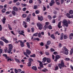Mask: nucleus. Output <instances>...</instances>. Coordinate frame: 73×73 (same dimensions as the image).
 <instances>
[{
	"mask_svg": "<svg viewBox=\"0 0 73 73\" xmlns=\"http://www.w3.org/2000/svg\"><path fill=\"white\" fill-rule=\"evenodd\" d=\"M72 36H70V35H69V38L70 40H72L73 38Z\"/></svg>",
	"mask_w": 73,
	"mask_h": 73,
	"instance_id": "obj_61",
	"label": "nucleus"
},
{
	"mask_svg": "<svg viewBox=\"0 0 73 73\" xmlns=\"http://www.w3.org/2000/svg\"><path fill=\"white\" fill-rule=\"evenodd\" d=\"M50 37L53 39H55V36H54V35L52 34L50 35Z\"/></svg>",
	"mask_w": 73,
	"mask_h": 73,
	"instance_id": "obj_19",
	"label": "nucleus"
},
{
	"mask_svg": "<svg viewBox=\"0 0 73 73\" xmlns=\"http://www.w3.org/2000/svg\"><path fill=\"white\" fill-rule=\"evenodd\" d=\"M48 28L49 29H52V26H49L48 27Z\"/></svg>",
	"mask_w": 73,
	"mask_h": 73,
	"instance_id": "obj_53",
	"label": "nucleus"
},
{
	"mask_svg": "<svg viewBox=\"0 0 73 73\" xmlns=\"http://www.w3.org/2000/svg\"><path fill=\"white\" fill-rule=\"evenodd\" d=\"M1 39L3 41L5 39L4 38V36H3L2 38L1 37Z\"/></svg>",
	"mask_w": 73,
	"mask_h": 73,
	"instance_id": "obj_40",
	"label": "nucleus"
},
{
	"mask_svg": "<svg viewBox=\"0 0 73 73\" xmlns=\"http://www.w3.org/2000/svg\"><path fill=\"white\" fill-rule=\"evenodd\" d=\"M58 26V28H61V22H59Z\"/></svg>",
	"mask_w": 73,
	"mask_h": 73,
	"instance_id": "obj_20",
	"label": "nucleus"
},
{
	"mask_svg": "<svg viewBox=\"0 0 73 73\" xmlns=\"http://www.w3.org/2000/svg\"><path fill=\"white\" fill-rule=\"evenodd\" d=\"M50 44V41H47V44L48 45H49Z\"/></svg>",
	"mask_w": 73,
	"mask_h": 73,
	"instance_id": "obj_34",
	"label": "nucleus"
},
{
	"mask_svg": "<svg viewBox=\"0 0 73 73\" xmlns=\"http://www.w3.org/2000/svg\"><path fill=\"white\" fill-rule=\"evenodd\" d=\"M31 62H29V63L28 64V66H31Z\"/></svg>",
	"mask_w": 73,
	"mask_h": 73,
	"instance_id": "obj_35",
	"label": "nucleus"
},
{
	"mask_svg": "<svg viewBox=\"0 0 73 73\" xmlns=\"http://www.w3.org/2000/svg\"><path fill=\"white\" fill-rule=\"evenodd\" d=\"M35 56H36L35 54H33V55L30 56L31 57H35Z\"/></svg>",
	"mask_w": 73,
	"mask_h": 73,
	"instance_id": "obj_36",
	"label": "nucleus"
},
{
	"mask_svg": "<svg viewBox=\"0 0 73 73\" xmlns=\"http://www.w3.org/2000/svg\"><path fill=\"white\" fill-rule=\"evenodd\" d=\"M29 61L30 62H31L33 61V60L32 58H29Z\"/></svg>",
	"mask_w": 73,
	"mask_h": 73,
	"instance_id": "obj_57",
	"label": "nucleus"
},
{
	"mask_svg": "<svg viewBox=\"0 0 73 73\" xmlns=\"http://www.w3.org/2000/svg\"><path fill=\"white\" fill-rule=\"evenodd\" d=\"M13 11H16V12H17V11H18V8L15 6L13 7Z\"/></svg>",
	"mask_w": 73,
	"mask_h": 73,
	"instance_id": "obj_9",
	"label": "nucleus"
},
{
	"mask_svg": "<svg viewBox=\"0 0 73 73\" xmlns=\"http://www.w3.org/2000/svg\"><path fill=\"white\" fill-rule=\"evenodd\" d=\"M38 20H40L41 21H42L43 20V17H42V16H41L40 17H38Z\"/></svg>",
	"mask_w": 73,
	"mask_h": 73,
	"instance_id": "obj_10",
	"label": "nucleus"
},
{
	"mask_svg": "<svg viewBox=\"0 0 73 73\" xmlns=\"http://www.w3.org/2000/svg\"><path fill=\"white\" fill-rule=\"evenodd\" d=\"M12 51V50H11V49H9L8 50H7V52L9 54L11 53V52Z\"/></svg>",
	"mask_w": 73,
	"mask_h": 73,
	"instance_id": "obj_27",
	"label": "nucleus"
},
{
	"mask_svg": "<svg viewBox=\"0 0 73 73\" xmlns=\"http://www.w3.org/2000/svg\"><path fill=\"white\" fill-rule=\"evenodd\" d=\"M27 45L28 48H30V45H29V43L28 42H27Z\"/></svg>",
	"mask_w": 73,
	"mask_h": 73,
	"instance_id": "obj_24",
	"label": "nucleus"
},
{
	"mask_svg": "<svg viewBox=\"0 0 73 73\" xmlns=\"http://www.w3.org/2000/svg\"><path fill=\"white\" fill-rule=\"evenodd\" d=\"M29 3L30 4H32L33 3V1L32 0H30Z\"/></svg>",
	"mask_w": 73,
	"mask_h": 73,
	"instance_id": "obj_42",
	"label": "nucleus"
},
{
	"mask_svg": "<svg viewBox=\"0 0 73 73\" xmlns=\"http://www.w3.org/2000/svg\"><path fill=\"white\" fill-rule=\"evenodd\" d=\"M56 4H57L58 5H60V3L59 2H57V1H56Z\"/></svg>",
	"mask_w": 73,
	"mask_h": 73,
	"instance_id": "obj_51",
	"label": "nucleus"
},
{
	"mask_svg": "<svg viewBox=\"0 0 73 73\" xmlns=\"http://www.w3.org/2000/svg\"><path fill=\"white\" fill-rule=\"evenodd\" d=\"M14 71L15 73H18V70H17V69L16 68H15L14 70Z\"/></svg>",
	"mask_w": 73,
	"mask_h": 73,
	"instance_id": "obj_46",
	"label": "nucleus"
},
{
	"mask_svg": "<svg viewBox=\"0 0 73 73\" xmlns=\"http://www.w3.org/2000/svg\"><path fill=\"white\" fill-rule=\"evenodd\" d=\"M45 53L46 55H47V56L49 55V52H46Z\"/></svg>",
	"mask_w": 73,
	"mask_h": 73,
	"instance_id": "obj_47",
	"label": "nucleus"
},
{
	"mask_svg": "<svg viewBox=\"0 0 73 73\" xmlns=\"http://www.w3.org/2000/svg\"><path fill=\"white\" fill-rule=\"evenodd\" d=\"M65 60H66V61H69V60H70V58H65Z\"/></svg>",
	"mask_w": 73,
	"mask_h": 73,
	"instance_id": "obj_50",
	"label": "nucleus"
},
{
	"mask_svg": "<svg viewBox=\"0 0 73 73\" xmlns=\"http://www.w3.org/2000/svg\"><path fill=\"white\" fill-rule=\"evenodd\" d=\"M0 44L2 46H3L4 45V43L1 41H0Z\"/></svg>",
	"mask_w": 73,
	"mask_h": 73,
	"instance_id": "obj_29",
	"label": "nucleus"
},
{
	"mask_svg": "<svg viewBox=\"0 0 73 73\" xmlns=\"http://www.w3.org/2000/svg\"><path fill=\"white\" fill-rule=\"evenodd\" d=\"M50 50L51 52H54L55 51L54 49H53L52 48H51Z\"/></svg>",
	"mask_w": 73,
	"mask_h": 73,
	"instance_id": "obj_58",
	"label": "nucleus"
},
{
	"mask_svg": "<svg viewBox=\"0 0 73 73\" xmlns=\"http://www.w3.org/2000/svg\"><path fill=\"white\" fill-rule=\"evenodd\" d=\"M47 28H48V26L46 25H45L44 26V29L45 30L46 29H47Z\"/></svg>",
	"mask_w": 73,
	"mask_h": 73,
	"instance_id": "obj_22",
	"label": "nucleus"
},
{
	"mask_svg": "<svg viewBox=\"0 0 73 73\" xmlns=\"http://www.w3.org/2000/svg\"><path fill=\"white\" fill-rule=\"evenodd\" d=\"M5 20H6V19L5 17H3L2 20L3 24H4L5 23Z\"/></svg>",
	"mask_w": 73,
	"mask_h": 73,
	"instance_id": "obj_13",
	"label": "nucleus"
},
{
	"mask_svg": "<svg viewBox=\"0 0 73 73\" xmlns=\"http://www.w3.org/2000/svg\"><path fill=\"white\" fill-rule=\"evenodd\" d=\"M43 60L42 61V62H43V63H44V62H46V57H44V58H43Z\"/></svg>",
	"mask_w": 73,
	"mask_h": 73,
	"instance_id": "obj_16",
	"label": "nucleus"
},
{
	"mask_svg": "<svg viewBox=\"0 0 73 73\" xmlns=\"http://www.w3.org/2000/svg\"><path fill=\"white\" fill-rule=\"evenodd\" d=\"M37 27H38L39 29L40 30H41V29H42L43 27L42 24L38 23L37 24Z\"/></svg>",
	"mask_w": 73,
	"mask_h": 73,
	"instance_id": "obj_4",
	"label": "nucleus"
},
{
	"mask_svg": "<svg viewBox=\"0 0 73 73\" xmlns=\"http://www.w3.org/2000/svg\"><path fill=\"white\" fill-rule=\"evenodd\" d=\"M37 33H35L33 35V36H37Z\"/></svg>",
	"mask_w": 73,
	"mask_h": 73,
	"instance_id": "obj_55",
	"label": "nucleus"
},
{
	"mask_svg": "<svg viewBox=\"0 0 73 73\" xmlns=\"http://www.w3.org/2000/svg\"><path fill=\"white\" fill-rule=\"evenodd\" d=\"M8 26L9 29H10V30H12V28L11 27V25H10L9 24H8Z\"/></svg>",
	"mask_w": 73,
	"mask_h": 73,
	"instance_id": "obj_23",
	"label": "nucleus"
},
{
	"mask_svg": "<svg viewBox=\"0 0 73 73\" xmlns=\"http://www.w3.org/2000/svg\"><path fill=\"white\" fill-rule=\"evenodd\" d=\"M27 21H28V22H29V21H30V18H27Z\"/></svg>",
	"mask_w": 73,
	"mask_h": 73,
	"instance_id": "obj_45",
	"label": "nucleus"
},
{
	"mask_svg": "<svg viewBox=\"0 0 73 73\" xmlns=\"http://www.w3.org/2000/svg\"><path fill=\"white\" fill-rule=\"evenodd\" d=\"M3 41H4V42H5V43H8V42H9L8 41L6 40V39H5V40H4Z\"/></svg>",
	"mask_w": 73,
	"mask_h": 73,
	"instance_id": "obj_41",
	"label": "nucleus"
},
{
	"mask_svg": "<svg viewBox=\"0 0 73 73\" xmlns=\"http://www.w3.org/2000/svg\"><path fill=\"white\" fill-rule=\"evenodd\" d=\"M12 13L14 16H15L16 15V12H15L14 11H12Z\"/></svg>",
	"mask_w": 73,
	"mask_h": 73,
	"instance_id": "obj_30",
	"label": "nucleus"
},
{
	"mask_svg": "<svg viewBox=\"0 0 73 73\" xmlns=\"http://www.w3.org/2000/svg\"><path fill=\"white\" fill-rule=\"evenodd\" d=\"M48 17L50 20L52 19V17H51V16L50 15H48Z\"/></svg>",
	"mask_w": 73,
	"mask_h": 73,
	"instance_id": "obj_37",
	"label": "nucleus"
},
{
	"mask_svg": "<svg viewBox=\"0 0 73 73\" xmlns=\"http://www.w3.org/2000/svg\"><path fill=\"white\" fill-rule=\"evenodd\" d=\"M64 39H67V38H68V36H67V35H64Z\"/></svg>",
	"mask_w": 73,
	"mask_h": 73,
	"instance_id": "obj_21",
	"label": "nucleus"
},
{
	"mask_svg": "<svg viewBox=\"0 0 73 73\" xmlns=\"http://www.w3.org/2000/svg\"><path fill=\"white\" fill-rule=\"evenodd\" d=\"M52 4H54V3H55V2H54V0H52L51 1V2Z\"/></svg>",
	"mask_w": 73,
	"mask_h": 73,
	"instance_id": "obj_39",
	"label": "nucleus"
},
{
	"mask_svg": "<svg viewBox=\"0 0 73 73\" xmlns=\"http://www.w3.org/2000/svg\"><path fill=\"white\" fill-rule=\"evenodd\" d=\"M15 60V61L17 62H18V63H21V62L20 61L19 59L16 58H14Z\"/></svg>",
	"mask_w": 73,
	"mask_h": 73,
	"instance_id": "obj_12",
	"label": "nucleus"
},
{
	"mask_svg": "<svg viewBox=\"0 0 73 73\" xmlns=\"http://www.w3.org/2000/svg\"><path fill=\"white\" fill-rule=\"evenodd\" d=\"M66 16H67V17H68V18H69V19H70V16L69 15V13H67L66 14Z\"/></svg>",
	"mask_w": 73,
	"mask_h": 73,
	"instance_id": "obj_49",
	"label": "nucleus"
},
{
	"mask_svg": "<svg viewBox=\"0 0 73 73\" xmlns=\"http://www.w3.org/2000/svg\"><path fill=\"white\" fill-rule=\"evenodd\" d=\"M9 49H11L12 50V48H13V46L12 44H10L9 45Z\"/></svg>",
	"mask_w": 73,
	"mask_h": 73,
	"instance_id": "obj_8",
	"label": "nucleus"
},
{
	"mask_svg": "<svg viewBox=\"0 0 73 73\" xmlns=\"http://www.w3.org/2000/svg\"><path fill=\"white\" fill-rule=\"evenodd\" d=\"M6 9H2L1 11L2 12V13H4Z\"/></svg>",
	"mask_w": 73,
	"mask_h": 73,
	"instance_id": "obj_33",
	"label": "nucleus"
},
{
	"mask_svg": "<svg viewBox=\"0 0 73 73\" xmlns=\"http://www.w3.org/2000/svg\"><path fill=\"white\" fill-rule=\"evenodd\" d=\"M10 60V61H12V60L11 59V58H9V59H8L7 60V61L8 62Z\"/></svg>",
	"mask_w": 73,
	"mask_h": 73,
	"instance_id": "obj_54",
	"label": "nucleus"
},
{
	"mask_svg": "<svg viewBox=\"0 0 73 73\" xmlns=\"http://www.w3.org/2000/svg\"><path fill=\"white\" fill-rule=\"evenodd\" d=\"M69 13L70 14H73V10H70V12H69Z\"/></svg>",
	"mask_w": 73,
	"mask_h": 73,
	"instance_id": "obj_31",
	"label": "nucleus"
},
{
	"mask_svg": "<svg viewBox=\"0 0 73 73\" xmlns=\"http://www.w3.org/2000/svg\"><path fill=\"white\" fill-rule=\"evenodd\" d=\"M46 60L47 62L48 63H50V62L51 61L50 60V58H46Z\"/></svg>",
	"mask_w": 73,
	"mask_h": 73,
	"instance_id": "obj_17",
	"label": "nucleus"
},
{
	"mask_svg": "<svg viewBox=\"0 0 73 73\" xmlns=\"http://www.w3.org/2000/svg\"><path fill=\"white\" fill-rule=\"evenodd\" d=\"M26 52L29 55L31 53V51L29 50H26Z\"/></svg>",
	"mask_w": 73,
	"mask_h": 73,
	"instance_id": "obj_11",
	"label": "nucleus"
},
{
	"mask_svg": "<svg viewBox=\"0 0 73 73\" xmlns=\"http://www.w3.org/2000/svg\"><path fill=\"white\" fill-rule=\"evenodd\" d=\"M23 25L24 26L26 25H27V23L25 22V21H23Z\"/></svg>",
	"mask_w": 73,
	"mask_h": 73,
	"instance_id": "obj_44",
	"label": "nucleus"
},
{
	"mask_svg": "<svg viewBox=\"0 0 73 73\" xmlns=\"http://www.w3.org/2000/svg\"><path fill=\"white\" fill-rule=\"evenodd\" d=\"M40 13V11L37 10L35 11V13L36 14H39Z\"/></svg>",
	"mask_w": 73,
	"mask_h": 73,
	"instance_id": "obj_26",
	"label": "nucleus"
},
{
	"mask_svg": "<svg viewBox=\"0 0 73 73\" xmlns=\"http://www.w3.org/2000/svg\"><path fill=\"white\" fill-rule=\"evenodd\" d=\"M2 30V27L1 25H0V31H1Z\"/></svg>",
	"mask_w": 73,
	"mask_h": 73,
	"instance_id": "obj_60",
	"label": "nucleus"
},
{
	"mask_svg": "<svg viewBox=\"0 0 73 73\" xmlns=\"http://www.w3.org/2000/svg\"><path fill=\"white\" fill-rule=\"evenodd\" d=\"M53 3H52L50 2V3L49 4L50 5V6L51 7L52 6V5H53Z\"/></svg>",
	"mask_w": 73,
	"mask_h": 73,
	"instance_id": "obj_62",
	"label": "nucleus"
},
{
	"mask_svg": "<svg viewBox=\"0 0 73 73\" xmlns=\"http://www.w3.org/2000/svg\"><path fill=\"white\" fill-rule=\"evenodd\" d=\"M54 54H55V55H57V52H54Z\"/></svg>",
	"mask_w": 73,
	"mask_h": 73,
	"instance_id": "obj_63",
	"label": "nucleus"
},
{
	"mask_svg": "<svg viewBox=\"0 0 73 73\" xmlns=\"http://www.w3.org/2000/svg\"><path fill=\"white\" fill-rule=\"evenodd\" d=\"M31 29L32 30V32H33L34 31H35V29H34V28H31Z\"/></svg>",
	"mask_w": 73,
	"mask_h": 73,
	"instance_id": "obj_52",
	"label": "nucleus"
},
{
	"mask_svg": "<svg viewBox=\"0 0 73 73\" xmlns=\"http://www.w3.org/2000/svg\"><path fill=\"white\" fill-rule=\"evenodd\" d=\"M43 11H46V8H45V7H44V6L43 5Z\"/></svg>",
	"mask_w": 73,
	"mask_h": 73,
	"instance_id": "obj_56",
	"label": "nucleus"
},
{
	"mask_svg": "<svg viewBox=\"0 0 73 73\" xmlns=\"http://www.w3.org/2000/svg\"><path fill=\"white\" fill-rule=\"evenodd\" d=\"M18 41H20V42L21 43L20 45L21 47H24V43L23 42V41L21 40H19Z\"/></svg>",
	"mask_w": 73,
	"mask_h": 73,
	"instance_id": "obj_7",
	"label": "nucleus"
},
{
	"mask_svg": "<svg viewBox=\"0 0 73 73\" xmlns=\"http://www.w3.org/2000/svg\"><path fill=\"white\" fill-rule=\"evenodd\" d=\"M3 56H4V57H6V59H7V58H8V56L7 54H4L3 55Z\"/></svg>",
	"mask_w": 73,
	"mask_h": 73,
	"instance_id": "obj_25",
	"label": "nucleus"
},
{
	"mask_svg": "<svg viewBox=\"0 0 73 73\" xmlns=\"http://www.w3.org/2000/svg\"><path fill=\"white\" fill-rule=\"evenodd\" d=\"M22 17L23 18H25V17H27V15L25 14H23L22 15Z\"/></svg>",
	"mask_w": 73,
	"mask_h": 73,
	"instance_id": "obj_28",
	"label": "nucleus"
},
{
	"mask_svg": "<svg viewBox=\"0 0 73 73\" xmlns=\"http://www.w3.org/2000/svg\"><path fill=\"white\" fill-rule=\"evenodd\" d=\"M21 4L22 5V7H25V6H26V4H23V3H21Z\"/></svg>",
	"mask_w": 73,
	"mask_h": 73,
	"instance_id": "obj_48",
	"label": "nucleus"
},
{
	"mask_svg": "<svg viewBox=\"0 0 73 73\" xmlns=\"http://www.w3.org/2000/svg\"><path fill=\"white\" fill-rule=\"evenodd\" d=\"M64 38V34L62 33L61 35V37L60 39L61 40L63 39V38Z\"/></svg>",
	"mask_w": 73,
	"mask_h": 73,
	"instance_id": "obj_15",
	"label": "nucleus"
},
{
	"mask_svg": "<svg viewBox=\"0 0 73 73\" xmlns=\"http://www.w3.org/2000/svg\"><path fill=\"white\" fill-rule=\"evenodd\" d=\"M63 23L64 24L63 25V26L64 27H68V23H67V21L66 20H64L63 21Z\"/></svg>",
	"mask_w": 73,
	"mask_h": 73,
	"instance_id": "obj_3",
	"label": "nucleus"
},
{
	"mask_svg": "<svg viewBox=\"0 0 73 73\" xmlns=\"http://www.w3.org/2000/svg\"><path fill=\"white\" fill-rule=\"evenodd\" d=\"M39 65L40 67L42 68H44V66H43V64H42V63L40 61H39Z\"/></svg>",
	"mask_w": 73,
	"mask_h": 73,
	"instance_id": "obj_6",
	"label": "nucleus"
},
{
	"mask_svg": "<svg viewBox=\"0 0 73 73\" xmlns=\"http://www.w3.org/2000/svg\"><path fill=\"white\" fill-rule=\"evenodd\" d=\"M37 8H38L37 6L36 5H35L34 6V9H37Z\"/></svg>",
	"mask_w": 73,
	"mask_h": 73,
	"instance_id": "obj_32",
	"label": "nucleus"
},
{
	"mask_svg": "<svg viewBox=\"0 0 73 73\" xmlns=\"http://www.w3.org/2000/svg\"><path fill=\"white\" fill-rule=\"evenodd\" d=\"M19 34L21 35H23V36H25V35H24V30H22L21 31L20 30H19L18 32Z\"/></svg>",
	"mask_w": 73,
	"mask_h": 73,
	"instance_id": "obj_5",
	"label": "nucleus"
},
{
	"mask_svg": "<svg viewBox=\"0 0 73 73\" xmlns=\"http://www.w3.org/2000/svg\"><path fill=\"white\" fill-rule=\"evenodd\" d=\"M32 68L34 70H37V67L36 66H33L32 67Z\"/></svg>",
	"mask_w": 73,
	"mask_h": 73,
	"instance_id": "obj_14",
	"label": "nucleus"
},
{
	"mask_svg": "<svg viewBox=\"0 0 73 73\" xmlns=\"http://www.w3.org/2000/svg\"><path fill=\"white\" fill-rule=\"evenodd\" d=\"M55 58H56L57 59L60 58V56L59 55H57L55 56Z\"/></svg>",
	"mask_w": 73,
	"mask_h": 73,
	"instance_id": "obj_43",
	"label": "nucleus"
},
{
	"mask_svg": "<svg viewBox=\"0 0 73 73\" xmlns=\"http://www.w3.org/2000/svg\"><path fill=\"white\" fill-rule=\"evenodd\" d=\"M41 46H43L44 45V43L42 42H41L40 44Z\"/></svg>",
	"mask_w": 73,
	"mask_h": 73,
	"instance_id": "obj_59",
	"label": "nucleus"
},
{
	"mask_svg": "<svg viewBox=\"0 0 73 73\" xmlns=\"http://www.w3.org/2000/svg\"><path fill=\"white\" fill-rule=\"evenodd\" d=\"M55 70H57L58 69V66H56L54 67Z\"/></svg>",
	"mask_w": 73,
	"mask_h": 73,
	"instance_id": "obj_18",
	"label": "nucleus"
},
{
	"mask_svg": "<svg viewBox=\"0 0 73 73\" xmlns=\"http://www.w3.org/2000/svg\"><path fill=\"white\" fill-rule=\"evenodd\" d=\"M38 37H41V33H39L38 34Z\"/></svg>",
	"mask_w": 73,
	"mask_h": 73,
	"instance_id": "obj_64",
	"label": "nucleus"
},
{
	"mask_svg": "<svg viewBox=\"0 0 73 73\" xmlns=\"http://www.w3.org/2000/svg\"><path fill=\"white\" fill-rule=\"evenodd\" d=\"M7 50H8V48H6L4 49V52L5 53H7Z\"/></svg>",
	"mask_w": 73,
	"mask_h": 73,
	"instance_id": "obj_38",
	"label": "nucleus"
},
{
	"mask_svg": "<svg viewBox=\"0 0 73 73\" xmlns=\"http://www.w3.org/2000/svg\"><path fill=\"white\" fill-rule=\"evenodd\" d=\"M58 66L59 67L60 69H62V67L63 68H64V66L65 67H66V66L64 65V61L62 60L61 61V64H59Z\"/></svg>",
	"mask_w": 73,
	"mask_h": 73,
	"instance_id": "obj_2",
	"label": "nucleus"
},
{
	"mask_svg": "<svg viewBox=\"0 0 73 73\" xmlns=\"http://www.w3.org/2000/svg\"><path fill=\"white\" fill-rule=\"evenodd\" d=\"M62 50L64 53L66 54V55L68 54V50L65 47H64Z\"/></svg>",
	"mask_w": 73,
	"mask_h": 73,
	"instance_id": "obj_1",
	"label": "nucleus"
}]
</instances>
